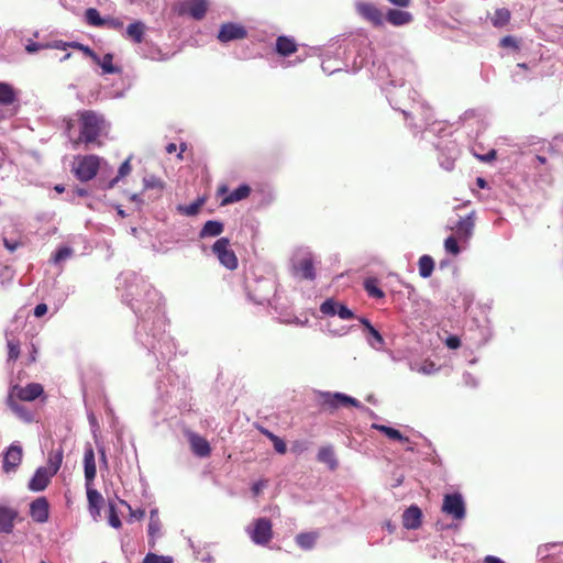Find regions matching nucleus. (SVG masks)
<instances>
[{
    "label": "nucleus",
    "mask_w": 563,
    "mask_h": 563,
    "mask_svg": "<svg viewBox=\"0 0 563 563\" xmlns=\"http://www.w3.org/2000/svg\"><path fill=\"white\" fill-rule=\"evenodd\" d=\"M44 48H48V45L36 42H31L25 46L27 53H35Z\"/></svg>",
    "instance_id": "51"
},
{
    "label": "nucleus",
    "mask_w": 563,
    "mask_h": 563,
    "mask_svg": "<svg viewBox=\"0 0 563 563\" xmlns=\"http://www.w3.org/2000/svg\"><path fill=\"white\" fill-rule=\"evenodd\" d=\"M71 48L81 51L87 57L91 58L93 62H99V56L87 45H84L79 42H71Z\"/></svg>",
    "instance_id": "42"
},
{
    "label": "nucleus",
    "mask_w": 563,
    "mask_h": 563,
    "mask_svg": "<svg viewBox=\"0 0 563 563\" xmlns=\"http://www.w3.org/2000/svg\"><path fill=\"white\" fill-rule=\"evenodd\" d=\"M162 522L158 518L157 510H152L150 514V522H148V545L154 548L156 544V539L161 537Z\"/></svg>",
    "instance_id": "21"
},
{
    "label": "nucleus",
    "mask_w": 563,
    "mask_h": 563,
    "mask_svg": "<svg viewBox=\"0 0 563 563\" xmlns=\"http://www.w3.org/2000/svg\"><path fill=\"white\" fill-rule=\"evenodd\" d=\"M84 471H85L86 486H91V484L96 477V474H97L95 451L91 445H89L85 450Z\"/></svg>",
    "instance_id": "16"
},
{
    "label": "nucleus",
    "mask_w": 563,
    "mask_h": 563,
    "mask_svg": "<svg viewBox=\"0 0 563 563\" xmlns=\"http://www.w3.org/2000/svg\"><path fill=\"white\" fill-rule=\"evenodd\" d=\"M228 191V187L225 185H222L218 188L217 194L218 196H224Z\"/></svg>",
    "instance_id": "62"
},
{
    "label": "nucleus",
    "mask_w": 563,
    "mask_h": 563,
    "mask_svg": "<svg viewBox=\"0 0 563 563\" xmlns=\"http://www.w3.org/2000/svg\"><path fill=\"white\" fill-rule=\"evenodd\" d=\"M484 563H505V562L501 561L499 558H496L493 555H487L484 560Z\"/></svg>",
    "instance_id": "59"
},
{
    "label": "nucleus",
    "mask_w": 563,
    "mask_h": 563,
    "mask_svg": "<svg viewBox=\"0 0 563 563\" xmlns=\"http://www.w3.org/2000/svg\"><path fill=\"white\" fill-rule=\"evenodd\" d=\"M54 475L46 467H38L29 482V489L32 492L44 490Z\"/></svg>",
    "instance_id": "13"
},
{
    "label": "nucleus",
    "mask_w": 563,
    "mask_h": 563,
    "mask_svg": "<svg viewBox=\"0 0 563 563\" xmlns=\"http://www.w3.org/2000/svg\"><path fill=\"white\" fill-rule=\"evenodd\" d=\"M368 334L374 339L375 343L371 342L373 346L383 345L385 343L382 334L373 327L368 330Z\"/></svg>",
    "instance_id": "50"
},
{
    "label": "nucleus",
    "mask_w": 563,
    "mask_h": 563,
    "mask_svg": "<svg viewBox=\"0 0 563 563\" xmlns=\"http://www.w3.org/2000/svg\"><path fill=\"white\" fill-rule=\"evenodd\" d=\"M209 10V0H185L179 4L178 13L188 14L194 20H202Z\"/></svg>",
    "instance_id": "7"
},
{
    "label": "nucleus",
    "mask_w": 563,
    "mask_h": 563,
    "mask_svg": "<svg viewBox=\"0 0 563 563\" xmlns=\"http://www.w3.org/2000/svg\"><path fill=\"white\" fill-rule=\"evenodd\" d=\"M144 188L145 189H156L161 192L164 189V183L154 176L144 179Z\"/></svg>",
    "instance_id": "44"
},
{
    "label": "nucleus",
    "mask_w": 563,
    "mask_h": 563,
    "mask_svg": "<svg viewBox=\"0 0 563 563\" xmlns=\"http://www.w3.org/2000/svg\"><path fill=\"white\" fill-rule=\"evenodd\" d=\"M386 20L394 26H401L412 21V14L408 11L389 9L386 13Z\"/></svg>",
    "instance_id": "22"
},
{
    "label": "nucleus",
    "mask_w": 563,
    "mask_h": 563,
    "mask_svg": "<svg viewBox=\"0 0 563 563\" xmlns=\"http://www.w3.org/2000/svg\"><path fill=\"white\" fill-rule=\"evenodd\" d=\"M500 46H503V47H514V48L518 47L516 40L514 37H511V36L503 37L501 41H500Z\"/></svg>",
    "instance_id": "54"
},
{
    "label": "nucleus",
    "mask_w": 563,
    "mask_h": 563,
    "mask_svg": "<svg viewBox=\"0 0 563 563\" xmlns=\"http://www.w3.org/2000/svg\"><path fill=\"white\" fill-rule=\"evenodd\" d=\"M22 461V449L19 445H10L3 455L2 468L5 473L15 471Z\"/></svg>",
    "instance_id": "14"
},
{
    "label": "nucleus",
    "mask_w": 563,
    "mask_h": 563,
    "mask_svg": "<svg viewBox=\"0 0 563 563\" xmlns=\"http://www.w3.org/2000/svg\"><path fill=\"white\" fill-rule=\"evenodd\" d=\"M212 253L218 257L221 265L230 271H234L239 266L238 257L230 247L228 238H220L212 245Z\"/></svg>",
    "instance_id": "2"
},
{
    "label": "nucleus",
    "mask_w": 563,
    "mask_h": 563,
    "mask_svg": "<svg viewBox=\"0 0 563 563\" xmlns=\"http://www.w3.org/2000/svg\"><path fill=\"white\" fill-rule=\"evenodd\" d=\"M174 560L168 555H158L155 553H147L143 559V563H173Z\"/></svg>",
    "instance_id": "40"
},
{
    "label": "nucleus",
    "mask_w": 563,
    "mask_h": 563,
    "mask_svg": "<svg viewBox=\"0 0 563 563\" xmlns=\"http://www.w3.org/2000/svg\"><path fill=\"white\" fill-rule=\"evenodd\" d=\"M442 511L452 516L456 520L465 518V504L461 494H446L443 498Z\"/></svg>",
    "instance_id": "6"
},
{
    "label": "nucleus",
    "mask_w": 563,
    "mask_h": 563,
    "mask_svg": "<svg viewBox=\"0 0 563 563\" xmlns=\"http://www.w3.org/2000/svg\"><path fill=\"white\" fill-rule=\"evenodd\" d=\"M251 194V187L246 184H243L239 186L236 189H234L229 195L224 196L221 206L231 205L238 201H241L243 199H246Z\"/></svg>",
    "instance_id": "24"
},
{
    "label": "nucleus",
    "mask_w": 563,
    "mask_h": 563,
    "mask_svg": "<svg viewBox=\"0 0 563 563\" xmlns=\"http://www.w3.org/2000/svg\"><path fill=\"white\" fill-rule=\"evenodd\" d=\"M356 12L374 26H382L384 24L383 12L371 2L356 3Z\"/></svg>",
    "instance_id": "9"
},
{
    "label": "nucleus",
    "mask_w": 563,
    "mask_h": 563,
    "mask_svg": "<svg viewBox=\"0 0 563 563\" xmlns=\"http://www.w3.org/2000/svg\"><path fill=\"white\" fill-rule=\"evenodd\" d=\"M80 133L74 144L85 143L101 145L99 137L107 129V122L102 114L93 110H82L77 112Z\"/></svg>",
    "instance_id": "1"
},
{
    "label": "nucleus",
    "mask_w": 563,
    "mask_h": 563,
    "mask_svg": "<svg viewBox=\"0 0 563 563\" xmlns=\"http://www.w3.org/2000/svg\"><path fill=\"white\" fill-rule=\"evenodd\" d=\"M419 274L423 278L431 276L434 269V261L430 255H422L418 262Z\"/></svg>",
    "instance_id": "30"
},
{
    "label": "nucleus",
    "mask_w": 563,
    "mask_h": 563,
    "mask_svg": "<svg viewBox=\"0 0 563 563\" xmlns=\"http://www.w3.org/2000/svg\"><path fill=\"white\" fill-rule=\"evenodd\" d=\"M387 1L394 5L401 7V8H407L411 3V0H387Z\"/></svg>",
    "instance_id": "56"
},
{
    "label": "nucleus",
    "mask_w": 563,
    "mask_h": 563,
    "mask_svg": "<svg viewBox=\"0 0 563 563\" xmlns=\"http://www.w3.org/2000/svg\"><path fill=\"white\" fill-rule=\"evenodd\" d=\"M322 406L325 409H338L340 407H360V401L353 397H350L347 395L341 394V393H322Z\"/></svg>",
    "instance_id": "8"
},
{
    "label": "nucleus",
    "mask_w": 563,
    "mask_h": 563,
    "mask_svg": "<svg viewBox=\"0 0 563 563\" xmlns=\"http://www.w3.org/2000/svg\"><path fill=\"white\" fill-rule=\"evenodd\" d=\"M295 271L302 278L313 280L316 278L313 261L310 256H306L295 264Z\"/></svg>",
    "instance_id": "23"
},
{
    "label": "nucleus",
    "mask_w": 563,
    "mask_h": 563,
    "mask_svg": "<svg viewBox=\"0 0 563 563\" xmlns=\"http://www.w3.org/2000/svg\"><path fill=\"white\" fill-rule=\"evenodd\" d=\"M264 484L262 482L255 483L252 487V492L255 496L260 495L263 489Z\"/></svg>",
    "instance_id": "58"
},
{
    "label": "nucleus",
    "mask_w": 563,
    "mask_h": 563,
    "mask_svg": "<svg viewBox=\"0 0 563 563\" xmlns=\"http://www.w3.org/2000/svg\"><path fill=\"white\" fill-rule=\"evenodd\" d=\"M274 449L279 454H285L287 451V445L283 439L276 437L273 441Z\"/></svg>",
    "instance_id": "49"
},
{
    "label": "nucleus",
    "mask_w": 563,
    "mask_h": 563,
    "mask_svg": "<svg viewBox=\"0 0 563 563\" xmlns=\"http://www.w3.org/2000/svg\"><path fill=\"white\" fill-rule=\"evenodd\" d=\"M360 322L365 327V329L368 331L373 325L366 318H360Z\"/></svg>",
    "instance_id": "63"
},
{
    "label": "nucleus",
    "mask_w": 563,
    "mask_h": 563,
    "mask_svg": "<svg viewBox=\"0 0 563 563\" xmlns=\"http://www.w3.org/2000/svg\"><path fill=\"white\" fill-rule=\"evenodd\" d=\"M202 203H203L202 200H197V201L190 203L189 206L183 207L181 210L186 216H195L199 212Z\"/></svg>",
    "instance_id": "45"
},
{
    "label": "nucleus",
    "mask_w": 563,
    "mask_h": 563,
    "mask_svg": "<svg viewBox=\"0 0 563 563\" xmlns=\"http://www.w3.org/2000/svg\"><path fill=\"white\" fill-rule=\"evenodd\" d=\"M511 13L506 8L497 9L492 16V23L495 27H503L510 21Z\"/></svg>",
    "instance_id": "31"
},
{
    "label": "nucleus",
    "mask_w": 563,
    "mask_h": 563,
    "mask_svg": "<svg viewBox=\"0 0 563 563\" xmlns=\"http://www.w3.org/2000/svg\"><path fill=\"white\" fill-rule=\"evenodd\" d=\"M247 36V31L244 26L235 23H224L221 25L218 40L222 43H227L234 40H242Z\"/></svg>",
    "instance_id": "11"
},
{
    "label": "nucleus",
    "mask_w": 563,
    "mask_h": 563,
    "mask_svg": "<svg viewBox=\"0 0 563 563\" xmlns=\"http://www.w3.org/2000/svg\"><path fill=\"white\" fill-rule=\"evenodd\" d=\"M317 457L319 462L327 464L331 470L338 467V461L331 446L320 448Z\"/></svg>",
    "instance_id": "28"
},
{
    "label": "nucleus",
    "mask_w": 563,
    "mask_h": 563,
    "mask_svg": "<svg viewBox=\"0 0 563 563\" xmlns=\"http://www.w3.org/2000/svg\"><path fill=\"white\" fill-rule=\"evenodd\" d=\"M73 253H74V251L71 247H68V246L59 247L53 255V262L57 264L63 261H66L69 257H71Z\"/></svg>",
    "instance_id": "39"
},
{
    "label": "nucleus",
    "mask_w": 563,
    "mask_h": 563,
    "mask_svg": "<svg viewBox=\"0 0 563 563\" xmlns=\"http://www.w3.org/2000/svg\"><path fill=\"white\" fill-rule=\"evenodd\" d=\"M109 523L110 526H112L113 528H120L121 527V520L117 514V510H115V507L113 505L110 506V509H109Z\"/></svg>",
    "instance_id": "46"
},
{
    "label": "nucleus",
    "mask_w": 563,
    "mask_h": 563,
    "mask_svg": "<svg viewBox=\"0 0 563 563\" xmlns=\"http://www.w3.org/2000/svg\"><path fill=\"white\" fill-rule=\"evenodd\" d=\"M131 169H132V168H131V165H130V159L128 158V159H126V161H124V162L121 164V166L119 167L118 176H117V178L113 180V183H114V181H117L119 178H121V177H124V176L129 175V174H130V172H131Z\"/></svg>",
    "instance_id": "48"
},
{
    "label": "nucleus",
    "mask_w": 563,
    "mask_h": 563,
    "mask_svg": "<svg viewBox=\"0 0 563 563\" xmlns=\"http://www.w3.org/2000/svg\"><path fill=\"white\" fill-rule=\"evenodd\" d=\"M224 230V224L217 220L207 221L199 232V238L205 239L209 236H218Z\"/></svg>",
    "instance_id": "25"
},
{
    "label": "nucleus",
    "mask_w": 563,
    "mask_h": 563,
    "mask_svg": "<svg viewBox=\"0 0 563 563\" xmlns=\"http://www.w3.org/2000/svg\"><path fill=\"white\" fill-rule=\"evenodd\" d=\"M8 395L21 401H34L44 395V387L40 383H30L26 386L16 384L10 388Z\"/></svg>",
    "instance_id": "5"
},
{
    "label": "nucleus",
    "mask_w": 563,
    "mask_h": 563,
    "mask_svg": "<svg viewBox=\"0 0 563 563\" xmlns=\"http://www.w3.org/2000/svg\"><path fill=\"white\" fill-rule=\"evenodd\" d=\"M62 462H63V451L62 450L52 451L48 454V460H47L48 466L46 468L53 475H55L59 471Z\"/></svg>",
    "instance_id": "33"
},
{
    "label": "nucleus",
    "mask_w": 563,
    "mask_h": 563,
    "mask_svg": "<svg viewBox=\"0 0 563 563\" xmlns=\"http://www.w3.org/2000/svg\"><path fill=\"white\" fill-rule=\"evenodd\" d=\"M250 538L255 544L266 545L273 539V525L268 518L254 520L253 528L249 531Z\"/></svg>",
    "instance_id": "4"
},
{
    "label": "nucleus",
    "mask_w": 563,
    "mask_h": 563,
    "mask_svg": "<svg viewBox=\"0 0 563 563\" xmlns=\"http://www.w3.org/2000/svg\"><path fill=\"white\" fill-rule=\"evenodd\" d=\"M275 49L280 56L287 57L297 52L298 45L292 37L280 35L276 40Z\"/></svg>",
    "instance_id": "18"
},
{
    "label": "nucleus",
    "mask_w": 563,
    "mask_h": 563,
    "mask_svg": "<svg viewBox=\"0 0 563 563\" xmlns=\"http://www.w3.org/2000/svg\"><path fill=\"white\" fill-rule=\"evenodd\" d=\"M317 540V534L314 532H303L299 533L296 537V543L305 550H309L313 548Z\"/></svg>",
    "instance_id": "34"
},
{
    "label": "nucleus",
    "mask_w": 563,
    "mask_h": 563,
    "mask_svg": "<svg viewBox=\"0 0 563 563\" xmlns=\"http://www.w3.org/2000/svg\"><path fill=\"white\" fill-rule=\"evenodd\" d=\"M86 487L89 509L91 514L99 515L100 506L103 503V497L97 489L91 488V486Z\"/></svg>",
    "instance_id": "27"
},
{
    "label": "nucleus",
    "mask_w": 563,
    "mask_h": 563,
    "mask_svg": "<svg viewBox=\"0 0 563 563\" xmlns=\"http://www.w3.org/2000/svg\"><path fill=\"white\" fill-rule=\"evenodd\" d=\"M185 434L190 444L191 452L196 456L208 457L211 454V446L206 438L190 430H187Z\"/></svg>",
    "instance_id": "10"
},
{
    "label": "nucleus",
    "mask_w": 563,
    "mask_h": 563,
    "mask_svg": "<svg viewBox=\"0 0 563 563\" xmlns=\"http://www.w3.org/2000/svg\"><path fill=\"white\" fill-rule=\"evenodd\" d=\"M422 512L419 507L410 506L402 515V525L407 529H417L421 525Z\"/></svg>",
    "instance_id": "20"
},
{
    "label": "nucleus",
    "mask_w": 563,
    "mask_h": 563,
    "mask_svg": "<svg viewBox=\"0 0 563 563\" xmlns=\"http://www.w3.org/2000/svg\"><path fill=\"white\" fill-rule=\"evenodd\" d=\"M364 288L372 298L380 299L385 297L384 291L378 287L377 279L368 278L364 282Z\"/></svg>",
    "instance_id": "35"
},
{
    "label": "nucleus",
    "mask_w": 563,
    "mask_h": 563,
    "mask_svg": "<svg viewBox=\"0 0 563 563\" xmlns=\"http://www.w3.org/2000/svg\"><path fill=\"white\" fill-rule=\"evenodd\" d=\"M338 306L339 302L334 301L333 299H327L324 302L321 303L320 311L323 314L335 316L338 314Z\"/></svg>",
    "instance_id": "38"
},
{
    "label": "nucleus",
    "mask_w": 563,
    "mask_h": 563,
    "mask_svg": "<svg viewBox=\"0 0 563 563\" xmlns=\"http://www.w3.org/2000/svg\"><path fill=\"white\" fill-rule=\"evenodd\" d=\"M146 26L141 21H135L128 25L126 27V36L132 40L134 43L140 44L144 40Z\"/></svg>",
    "instance_id": "26"
},
{
    "label": "nucleus",
    "mask_w": 563,
    "mask_h": 563,
    "mask_svg": "<svg viewBox=\"0 0 563 563\" xmlns=\"http://www.w3.org/2000/svg\"><path fill=\"white\" fill-rule=\"evenodd\" d=\"M475 228V211H472L465 218H461L454 227L455 233L460 240L467 241Z\"/></svg>",
    "instance_id": "15"
},
{
    "label": "nucleus",
    "mask_w": 563,
    "mask_h": 563,
    "mask_svg": "<svg viewBox=\"0 0 563 563\" xmlns=\"http://www.w3.org/2000/svg\"><path fill=\"white\" fill-rule=\"evenodd\" d=\"M15 92L11 85L0 82V104L10 106L15 101Z\"/></svg>",
    "instance_id": "29"
},
{
    "label": "nucleus",
    "mask_w": 563,
    "mask_h": 563,
    "mask_svg": "<svg viewBox=\"0 0 563 563\" xmlns=\"http://www.w3.org/2000/svg\"><path fill=\"white\" fill-rule=\"evenodd\" d=\"M113 55L108 53L102 58L99 57V62H95L102 68L104 74H119L121 68L113 65Z\"/></svg>",
    "instance_id": "32"
},
{
    "label": "nucleus",
    "mask_w": 563,
    "mask_h": 563,
    "mask_svg": "<svg viewBox=\"0 0 563 563\" xmlns=\"http://www.w3.org/2000/svg\"><path fill=\"white\" fill-rule=\"evenodd\" d=\"M20 400L16 398H13L8 395L7 397V406L10 408V410L19 417L24 422H32L34 417L33 413L23 405L19 402Z\"/></svg>",
    "instance_id": "19"
},
{
    "label": "nucleus",
    "mask_w": 563,
    "mask_h": 563,
    "mask_svg": "<svg viewBox=\"0 0 563 563\" xmlns=\"http://www.w3.org/2000/svg\"><path fill=\"white\" fill-rule=\"evenodd\" d=\"M7 345L9 360H18L20 356V342L18 340H8Z\"/></svg>",
    "instance_id": "41"
},
{
    "label": "nucleus",
    "mask_w": 563,
    "mask_h": 563,
    "mask_svg": "<svg viewBox=\"0 0 563 563\" xmlns=\"http://www.w3.org/2000/svg\"><path fill=\"white\" fill-rule=\"evenodd\" d=\"M445 344H446V346L449 349L455 350V349H459L461 346V340L456 335H450L446 339Z\"/></svg>",
    "instance_id": "53"
},
{
    "label": "nucleus",
    "mask_w": 563,
    "mask_h": 563,
    "mask_svg": "<svg viewBox=\"0 0 563 563\" xmlns=\"http://www.w3.org/2000/svg\"><path fill=\"white\" fill-rule=\"evenodd\" d=\"M176 150H177V146H176V144H175V143H169V144L166 146V152H167L168 154H172V153L176 152Z\"/></svg>",
    "instance_id": "64"
},
{
    "label": "nucleus",
    "mask_w": 563,
    "mask_h": 563,
    "mask_svg": "<svg viewBox=\"0 0 563 563\" xmlns=\"http://www.w3.org/2000/svg\"><path fill=\"white\" fill-rule=\"evenodd\" d=\"M444 249L448 253H450L454 256L457 255L461 251L455 236H449L445 239Z\"/></svg>",
    "instance_id": "43"
},
{
    "label": "nucleus",
    "mask_w": 563,
    "mask_h": 563,
    "mask_svg": "<svg viewBox=\"0 0 563 563\" xmlns=\"http://www.w3.org/2000/svg\"><path fill=\"white\" fill-rule=\"evenodd\" d=\"M70 44H71V42L54 41L53 43H49L47 45H48V48L66 51L68 47H71Z\"/></svg>",
    "instance_id": "52"
},
{
    "label": "nucleus",
    "mask_w": 563,
    "mask_h": 563,
    "mask_svg": "<svg viewBox=\"0 0 563 563\" xmlns=\"http://www.w3.org/2000/svg\"><path fill=\"white\" fill-rule=\"evenodd\" d=\"M100 167V158L97 155H86L77 158L74 174L80 181H89L96 177Z\"/></svg>",
    "instance_id": "3"
},
{
    "label": "nucleus",
    "mask_w": 563,
    "mask_h": 563,
    "mask_svg": "<svg viewBox=\"0 0 563 563\" xmlns=\"http://www.w3.org/2000/svg\"><path fill=\"white\" fill-rule=\"evenodd\" d=\"M30 515L36 522L43 523L48 520L49 505L45 497H38L30 505Z\"/></svg>",
    "instance_id": "12"
},
{
    "label": "nucleus",
    "mask_w": 563,
    "mask_h": 563,
    "mask_svg": "<svg viewBox=\"0 0 563 563\" xmlns=\"http://www.w3.org/2000/svg\"><path fill=\"white\" fill-rule=\"evenodd\" d=\"M47 312V306L45 303H38L34 309V316L37 318L43 317Z\"/></svg>",
    "instance_id": "55"
},
{
    "label": "nucleus",
    "mask_w": 563,
    "mask_h": 563,
    "mask_svg": "<svg viewBox=\"0 0 563 563\" xmlns=\"http://www.w3.org/2000/svg\"><path fill=\"white\" fill-rule=\"evenodd\" d=\"M3 244L4 246L10 251V252H13L16 250V247L19 246V243L16 242H10L8 239H3Z\"/></svg>",
    "instance_id": "57"
},
{
    "label": "nucleus",
    "mask_w": 563,
    "mask_h": 563,
    "mask_svg": "<svg viewBox=\"0 0 563 563\" xmlns=\"http://www.w3.org/2000/svg\"><path fill=\"white\" fill-rule=\"evenodd\" d=\"M18 511L13 508L0 506V533H11Z\"/></svg>",
    "instance_id": "17"
},
{
    "label": "nucleus",
    "mask_w": 563,
    "mask_h": 563,
    "mask_svg": "<svg viewBox=\"0 0 563 563\" xmlns=\"http://www.w3.org/2000/svg\"><path fill=\"white\" fill-rule=\"evenodd\" d=\"M86 20L88 24L93 26H102L106 24V21L100 16V13L95 8H89L85 12Z\"/></svg>",
    "instance_id": "37"
},
{
    "label": "nucleus",
    "mask_w": 563,
    "mask_h": 563,
    "mask_svg": "<svg viewBox=\"0 0 563 563\" xmlns=\"http://www.w3.org/2000/svg\"><path fill=\"white\" fill-rule=\"evenodd\" d=\"M109 24V26L113 27V29H120L122 27L123 23L119 20H111L109 22H107Z\"/></svg>",
    "instance_id": "60"
},
{
    "label": "nucleus",
    "mask_w": 563,
    "mask_h": 563,
    "mask_svg": "<svg viewBox=\"0 0 563 563\" xmlns=\"http://www.w3.org/2000/svg\"><path fill=\"white\" fill-rule=\"evenodd\" d=\"M261 432L266 435L271 441H273L277 435L271 432L267 429L261 428Z\"/></svg>",
    "instance_id": "61"
},
{
    "label": "nucleus",
    "mask_w": 563,
    "mask_h": 563,
    "mask_svg": "<svg viewBox=\"0 0 563 563\" xmlns=\"http://www.w3.org/2000/svg\"><path fill=\"white\" fill-rule=\"evenodd\" d=\"M373 427L375 429L379 430L380 432H383L386 437H388L391 440L404 441V442L409 441L408 438L404 437L399 430L394 429L391 427H387L384 424H374Z\"/></svg>",
    "instance_id": "36"
},
{
    "label": "nucleus",
    "mask_w": 563,
    "mask_h": 563,
    "mask_svg": "<svg viewBox=\"0 0 563 563\" xmlns=\"http://www.w3.org/2000/svg\"><path fill=\"white\" fill-rule=\"evenodd\" d=\"M338 316L343 320H350L354 318V313L346 306L339 303Z\"/></svg>",
    "instance_id": "47"
}]
</instances>
